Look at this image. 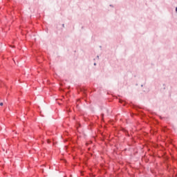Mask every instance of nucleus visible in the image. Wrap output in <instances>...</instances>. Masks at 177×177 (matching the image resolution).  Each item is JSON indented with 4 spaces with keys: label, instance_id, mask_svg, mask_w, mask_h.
Instances as JSON below:
<instances>
[{
    "label": "nucleus",
    "instance_id": "f03ea898",
    "mask_svg": "<svg viewBox=\"0 0 177 177\" xmlns=\"http://www.w3.org/2000/svg\"><path fill=\"white\" fill-rule=\"evenodd\" d=\"M97 58L99 59V55L97 56Z\"/></svg>",
    "mask_w": 177,
    "mask_h": 177
},
{
    "label": "nucleus",
    "instance_id": "f257e3e1",
    "mask_svg": "<svg viewBox=\"0 0 177 177\" xmlns=\"http://www.w3.org/2000/svg\"><path fill=\"white\" fill-rule=\"evenodd\" d=\"M0 106H3V102H1V103H0Z\"/></svg>",
    "mask_w": 177,
    "mask_h": 177
},
{
    "label": "nucleus",
    "instance_id": "39448f33",
    "mask_svg": "<svg viewBox=\"0 0 177 177\" xmlns=\"http://www.w3.org/2000/svg\"><path fill=\"white\" fill-rule=\"evenodd\" d=\"M62 27H64V24L62 25Z\"/></svg>",
    "mask_w": 177,
    "mask_h": 177
},
{
    "label": "nucleus",
    "instance_id": "7ed1b4c3",
    "mask_svg": "<svg viewBox=\"0 0 177 177\" xmlns=\"http://www.w3.org/2000/svg\"><path fill=\"white\" fill-rule=\"evenodd\" d=\"M48 143H50V141H49V140H48Z\"/></svg>",
    "mask_w": 177,
    "mask_h": 177
},
{
    "label": "nucleus",
    "instance_id": "20e7f679",
    "mask_svg": "<svg viewBox=\"0 0 177 177\" xmlns=\"http://www.w3.org/2000/svg\"><path fill=\"white\" fill-rule=\"evenodd\" d=\"M94 66H96V63H94Z\"/></svg>",
    "mask_w": 177,
    "mask_h": 177
}]
</instances>
